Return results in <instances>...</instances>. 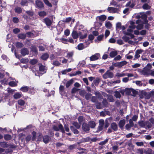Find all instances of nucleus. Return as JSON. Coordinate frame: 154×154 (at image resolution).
<instances>
[{
    "mask_svg": "<svg viewBox=\"0 0 154 154\" xmlns=\"http://www.w3.org/2000/svg\"><path fill=\"white\" fill-rule=\"evenodd\" d=\"M85 32H86L85 33V34L84 35H81L80 36V39H84V38H86L87 37V31H85Z\"/></svg>",
    "mask_w": 154,
    "mask_h": 154,
    "instance_id": "obj_58",
    "label": "nucleus"
},
{
    "mask_svg": "<svg viewBox=\"0 0 154 154\" xmlns=\"http://www.w3.org/2000/svg\"><path fill=\"white\" fill-rule=\"evenodd\" d=\"M125 124V120L122 119L121 120L119 123V128L122 129V130L123 128V127L124 126Z\"/></svg>",
    "mask_w": 154,
    "mask_h": 154,
    "instance_id": "obj_15",
    "label": "nucleus"
},
{
    "mask_svg": "<svg viewBox=\"0 0 154 154\" xmlns=\"http://www.w3.org/2000/svg\"><path fill=\"white\" fill-rule=\"evenodd\" d=\"M72 124L76 129H79L80 128V125L77 122H73Z\"/></svg>",
    "mask_w": 154,
    "mask_h": 154,
    "instance_id": "obj_41",
    "label": "nucleus"
},
{
    "mask_svg": "<svg viewBox=\"0 0 154 154\" xmlns=\"http://www.w3.org/2000/svg\"><path fill=\"white\" fill-rule=\"evenodd\" d=\"M143 95L145 97V98L147 99H149L151 97V94L149 93L145 92L143 94Z\"/></svg>",
    "mask_w": 154,
    "mask_h": 154,
    "instance_id": "obj_40",
    "label": "nucleus"
},
{
    "mask_svg": "<svg viewBox=\"0 0 154 154\" xmlns=\"http://www.w3.org/2000/svg\"><path fill=\"white\" fill-rule=\"evenodd\" d=\"M31 51L32 52L34 53L35 55H37L38 54V50L36 47L34 45L31 46L30 48Z\"/></svg>",
    "mask_w": 154,
    "mask_h": 154,
    "instance_id": "obj_10",
    "label": "nucleus"
},
{
    "mask_svg": "<svg viewBox=\"0 0 154 154\" xmlns=\"http://www.w3.org/2000/svg\"><path fill=\"white\" fill-rule=\"evenodd\" d=\"M17 37L19 38L24 40L26 37V34L23 33H19Z\"/></svg>",
    "mask_w": 154,
    "mask_h": 154,
    "instance_id": "obj_20",
    "label": "nucleus"
},
{
    "mask_svg": "<svg viewBox=\"0 0 154 154\" xmlns=\"http://www.w3.org/2000/svg\"><path fill=\"white\" fill-rule=\"evenodd\" d=\"M2 0H0V12H2L3 11V9L5 8L7 6L6 2L4 1L3 3Z\"/></svg>",
    "mask_w": 154,
    "mask_h": 154,
    "instance_id": "obj_7",
    "label": "nucleus"
},
{
    "mask_svg": "<svg viewBox=\"0 0 154 154\" xmlns=\"http://www.w3.org/2000/svg\"><path fill=\"white\" fill-rule=\"evenodd\" d=\"M13 97L14 99H17L21 97H22V95L20 93L17 92L14 94Z\"/></svg>",
    "mask_w": 154,
    "mask_h": 154,
    "instance_id": "obj_25",
    "label": "nucleus"
},
{
    "mask_svg": "<svg viewBox=\"0 0 154 154\" xmlns=\"http://www.w3.org/2000/svg\"><path fill=\"white\" fill-rule=\"evenodd\" d=\"M17 103L18 105L21 106H23L25 104V101L21 99L17 101Z\"/></svg>",
    "mask_w": 154,
    "mask_h": 154,
    "instance_id": "obj_30",
    "label": "nucleus"
},
{
    "mask_svg": "<svg viewBox=\"0 0 154 154\" xmlns=\"http://www.w3.org/2000/svg\"><path fill=\"white\" fill-rule=\"evenodd\" d=\"M13 31L14 33L17 34L20 32V30L19 28H16L14 29Z\"/></svg>",
    "mask_w": 154,
    "mask_h": 154,
    "instance_id": "obj_57",
    "label": "nucleus"
},
{
    "mask_svg": "<svg viewBox=\"0 0 154 154\" xmlns=\"http://www.w3.org/2000/svg\"><path fill=\"white\" fill-rule=\"evenodd\" d=\"M91 137H87L86 138H83L81 140V142L85 143L90 141Z\"/></svg>",
    "mask_w": 154,
    "mask_h": 154,
    "instance_id": "obj_29",
    "label": "nucleus"
},
{
    "mask_svg": "<svg viewBox=\"0 0 154 154\" xmlns=\"http://www.w3.org/2000/svg\"><path fill=\"white\" fill-rule=\"evenodd\" d=\"M73 82L74 80L72 79H71L67 81L66 84V88H69L71 85L73 84Z\"/></svg>",
    "mask_w": 154,
    "mask_h": 154,
    "instance_id": "obj_23",
    "label": "nucleus"
},
{
    "mask_svg": "<svg viewBox=\"0 0 154 154\" xmlns=\"http://www.w3.org/2000/svg\"><path fill=\"white\" fill-rule=\"evenodd\" d=\"M125 75V73H119V72H117L116 75V76L118 77H123Z\"/></svg>",
    "mask_w": 154,
    "mask_h": 154,
    "instance_id": "obj_55",
    "label": "nucleus"
},
{
    "mask_svg": "<svg viewBox=\"0 0 154 154\" xmlns=\"http://www.w3.org/2000/svg\"><path fill=\"white\" fill-rule=\"evenodd\" d=\"M29 53L28 49L26 48H22L20 51L21 54L23 56H25L26 55L28 54Z\"/></svg>",
    "mask_w": 154,
    "mask_h": 154,
    "instance_id": "obj_8",
    "label": "nucleus"
},
{
    "mask_svg": "<svg viewBox=\"0 0 154 154\" xmlns=\"http://www.w3.org/2000/svg\"><path fill=\"white\" fill-rule=\"evenodd\" d=\"M16 47L18 48H21L23 46V44L20 42H17L15 44Z\"/></svg>",
    "mask_w": 154,
    "mask_h": 154,
    "instance_id": "obj_28",
    "label": "nucleus"
},
{
    "mask_svg": "<svg viewBox=\"0 0 154 154\" xmlns=\"http://www.w3.org/2000/svg\"><path fill=\"white\" fill-rule=\"evenodd\" d=\"M36 134V132L35 131H33L32 132L31 134L32 136V141H34L35 140Z\"/></svg>",
    "mask_w": 154,
    "mask_h": 154,
    "instance_id": "obj_39",
    "label": "nucleus"
},
{
    "mask_svg": "<svg viewBox=\"0 0 154 154\" xmlns=\"http://www.w3.org/2000/svg\"><path fill=\"white\" fill-rule=\"evenodd\" d=\"M88 125L90 128H94L96 125V124L93 121H91L88 122Z\"/></svg>",
    "mask_w": 154,
    "mask_h": 154,
    "instance_id": "obj_22",
    "label": "nucleus"
},
{
    "mask_svg": "<svg viewBox=\"0 0 154 154\" xmlns=\"http://www.w3.org/2000/svg\"><path fill=\"white\" fill-rule=\"evenodd\" d=\"M110 127L114 131H116L118 130V126L115 122L112 123L111 124Z\"/></svg>",
    "mask_w": 154,
    "mask_h": 154,
    "instance_id": "obj_14",
    "label": "nucleus"
},
{
    "mask_svg": "<svg viewBox=\"0 0 154 154\" xmlns=\"http://www.w3.org/2000/svg\"><path fill=\"white\" fill-rule=\"evenodd\" d=\"M43 21L47 26H50L52 24V22L51 20L48 17L44 18L43 20Z\"/></svg>",
    "mask_w": 154,
    "mask_h": 154,
    "instance_id": "obj_5",
    "label": "nucleus"
},
{
    "mask_svg": "<svg viewBox=\"0 0 154 154\" xmlns=\"http://www.w3.org/2000/svg\"><path fill=\"white\" fill-rule=\"evenodd\" d=\"M44 3L48 6L49 7H52V5L51 3H50L48 0H43Z\"/></svg>",
    "mask_w": 154,
    "mask_h": 154,
    "instance_id": "obj_46",
    "label": "nucleus"
},
{
    "mask_svg": "<svg viewBox=\"0 0 154 154\" xmlns=\"http://www.w3.org/2000/svg\"><path fill=\"white\" fill-rule=\"evenodd\" d=\"M9 85L11 87H14L17 86V84L14 81H11L9 83Z\"/></svg>",
    "mask_w": 154,
    "mask_h": 154,
    "instance_id": "obj_51",
    "label": "nucleus"
},
{
    "mask_svg": "<svg viewBox=\"0 0 154 154\" xmlns=\"http://www.w3.org/2000/svg\"><path fill=\"white\" fill-rule=\"evenodd\" d=\"M38 14L40 17H44L47 15V13L45 11H42L39 12Z\"/></svg>",
    "mask_w": 154,
    "mask_h": 154,
    "instance_id": "obj_36",
    "label": "nucleus"
},
{
    "mask_svg": "<svg viewBox=\"0 0 154 154\" xmlns=\"http://www.w3.org/2000/svg\"><path fill=\"white\" fill-rule=\"evenodd\" d=\"M105 26L107 28L110 29L112 27V24L109 22L108 21L105 23Z\"/></svg>",
    "mask_w": 154,
    "mask_h": 154,
    "instance_id": "obj_42",
    "label": "nucleus"
},
{
    "mask_svg": "<svg viewBox=\"0 0 154 154\" xmlns=\"http://www.w3.org/2000/svg\"><path fill=\"white\" fill-rule=\"evenodd\" d=\"M113 73L107 70L106 72L103 75V77L104 79H106L107 78H112L113 77Z\"/></svg>",
    "mask_w": 154,
    "mask_h": 154,
    "instance_id": "obj_2",
    "label": "nucleus"
},
{
    "mask_svg": "<svg viewBox=\"0 0 154 154\" xmlns=\"http://www.w3.org/2000/svg\"><path fill=\"white\" fill-rule=\"evenodd\" d=\"M4 139L6 140H9L11 139L12 137L11 135L8 134H5L4 136Z\"/></svg>",
    "mask_w": 154,
    "mask_h": 154,
    "instance_id": "obj_32",
    "label": "nucleus"
},
{
    "mask_svg": "<svg viewBox=\"0 0 154 154\" xmlns=\"http://www.w3.org/2000/svg\"><path fill=\"white\" fill-rule=\"evenodd\" d=\"M115 96L116 98H120L121 96L120 93L119 91H116L115 92Z\"/></svg>",
    "mask_w": 154,
    "mask_h": 154,
    "instance_id": "obj_64",
    "label": "nucleus"
},
{
    "mask_svg": "<svg viewBox=\"0 0 154 154\" xmlns=\"http://www.w3.org/2000/svg\"><path fill=\"white\" fill-rule=\"evenodd\" d=\"M31 139V137L30 135H28L26 137L25 140L27 143H28Z\"/></svg>",
    "mask_w": 154,
    "mask_h": 154,
    "instance_id": "obj_60",
    "label": "nucleus"
},
{
    "mask_svg": "<svg viewBox=\"0 0 154 154\" xmlns=\"http://www.w3.org/2000/svg\"><path fill=\"white\" fill-rule=\"evenodd\" d=\"M122 39L125 42H128L130 38L129 37L124 35L122 37Z\"/></svg>",
    "mask_w": 154,
    "mask_h": 154,
    "instance_id": "obj_52",
    "label": "nucleus"
},
{
    "mask_svg": "<svg viewBox=\"0 0 154 154\" xmlns=\"http://www.w3.org/2000/svg\"><path fill=\"white\" fill-rule=\"evenodd\" d=\"M28 2L27 0H22L20 4L21 5L24 6H27Z\"/></svg>",
    "mask_w": 154,
    "mask_h": 154,
    "instance_id": "obj_38",
    "label": "nucleus"
},
{
    "mask_svg": "<svg viewBox=\"0 0 154 154\" xmlns=\"http://www.w3.org/2000/svg\"><path fill=\"white\" fill-rule=\"evenodd\" d=\"M139 125L141 127L143 128L145 126V124L144 122L143 121H141L139 122Z\"/></svg>",
    "mask_w": 154,
    "mask_h": 154,
    "instance_id": "obj_63",
    "label": "nucleus"
},
{
    "mask_svg": "<svg viewBox=\"0 0 154 154\" xmlns=\"http://www.w3.org/2000/svg\"><path fill=\"white\" fill-rule=\"evenodd\" d=\"M95 94L98 99H101L103 98V96L98 91L96 92L95 93Z\"/></svg>",
    "mask_w": 154,
    "mask_h": 154,
    "instance_id": "obj_33",
    "label": "nucleus"
},
{
    "mask_svg": "<svg viewBox=\"0 0 154 154\" xmlns=\"http://www.w3.org/2000/svg\"><path fill=\"white\" fill-rule=\"evenodd\" d=\"M29 93L33 95L35 93V90L34 87H29Z\"/></svg>",
    "mask_w": 154,
    "mask_h": 154,
    "instance_id": "obj_34",
    "label": "nucleus"
},
{
    "mask_svg": "<svg viewBox=\"0 0 154 154\" xmlns=\"http://www.w3.org/2000/svg\"><path fill=\"white\" fill-rule=\"evenodd\" d=\"M100 57V54L96 53L90 57V60L91 61H95L98 59Z\"/></svg>",
    "mask_w": 154,
    "mask_h": 154,
    "instance_id": "obj_6",
    "label": "nucleus"
},
{
    "mask_svg": "<svg viewBox=\"0 0 154 154\" xmlns=\"http://www.w3.org/2000/svg\"><path fill=\"white\" fill-rule=\"evenodd\" d=\"M82 130L86 133H88L90 129V127L88 124L85 123H83L82 125Z\"/></svg>",
    "mask_w": 154,
    "mask_h": 154,
    "instance_id": "obj_4",
    "label": "nucleus"
},
{
    "mask_svg": "<svg viewBox=\"0 0 154 154\" xmlns=\"http://www.w3.org/2000/svg\"><path fill=\"white\" fill-rule=\"evenodd\" d=\"M100 81V79L97 77V78L95 80H94L93 83L96 86H97Z\"/></svg>",
    "mask_w": 154,
    "mask_h": 154,
    "instance_id": "obj_37",
    "label": "nucleus"
},
{
    "mask_svg": "<svg viewBox=\"0 0 154 154\" xmlns=\"http://www.w3.org/2000/svg\"><path fill=\"white\" fill-rule=\"evenodd\" d=\"M26 13L29 16H32L34 15V12L31 11H26Z\"/></svg>",
    "mask_w": 154,
    "mask_h": 154,
    "instance_id": "obj_50",
    "label": "nucleus"
},
{
    "mask_svg": "<svg viewBox=\"0 0 154 154\" xmlns=\"http://www.w3.org/2000/svg\"><path fill=\"white\" fill-rule=\"evenodd\" d=\"M132 88H127L125 89V93L126 94L128 95H130L131 94V90Z\"/></svg>",
    "mask_w": 154,
    "mask_h": 154,
    "instance_id": "obj_47",
    "label": "nucleus"
},
{
    "mask_svg": "<svg viewBox=\"0 0 154 154\" xmlns=\"http://www.w3.org/2000/svg\"><path fill=\"white\" fill-rule=\"evenodd\" d=\"M131 91L132 94H131L134 96H135L137 94V91L132 88L131 89Z\"/></svg>",
    "mask_w": 154,
    "mask_h": 154,
    "instance_id": "obj_54",
    "label": "nucleus"
},
{
    "mask_svg": "<svg viewBox=\"0 0 154 154\" xmlns=\"http://www.w3.org/2000/svg\"><path fill=\"white\" fill-rule=\"evenodd\" d=\"M20 62L23 63H26L28 62L27 59L23 58L20 60Z\"/></svg>",
    "mask_w": 154,
    "mask_h": 154,
    "instance_id": "obj_61",
    "label": "nucleus"
},
{
    "mask_svg": "<svg viewBox=\"0 0 154 154\" xmlns=\"http://www.w3.org/2000/svg\"><path fill=\"white\" fill-rule=\"evenodd\" d=\"M108 141V139H106L104 141L100 142L99 143V144L101 146L105 145Z\"/></svg>",
    "mask_w": 154,
    "mask_h": 154,
    "instance_id": "obj_48",
    "label": "nucleus"
},
{
    "mask_svg": "<svg viewBox=\"0 0 154 154\" xmlns=\"http://www.w3.org/2000/svg\"><path fill=\"white\" fill-rule=\"evenodd\" d=\"M29 87L27 86H23L21 87L20 90L23 92H26L29 91Z\"/></svg>",
    "mask_w": 154,
    "mask_h": 154,
    "instance_id": "obj_18",
    "label": "nucleus"
},
{
    "mask_svg": "<svg viewBox=\"0 0 154 154\" xmlns=\"http://www.w3.org/2000/svg\"><path fill=\"white\" fill-rule=\"evenodd\" d=\"M14 11L16 13L18 14H20L22 13V10L20 7L17 6L14 8Z\"/></svg>",
    "mask_w": 154,
    "mask_h": 154,
    "instance_id": "obj_19",
    "label": "nucleus"
},
{
    "mask_svg": "<svg viewBox=\"0 0 154 154\" xmlns=\"http://www.w3.org/2000/svg\"><path fill=\"white\" fill-rule=\"evenodd\" d=\"M142 8L143 9L149 10L150 9L151 6L149 5L147 3H145L143 5Z\"/></svg>",
    "mask_w": 154,
    "mask_h": 154,
    "instance_id": "obj_31",
    "label": "nucleus"
},
{
    "mask_svg": "<svg viewBox=\"0 0 154 154\" xmlns=\"http://www.w3.org/2000/svg\"><path fill=\"white\" fill-rule=\"evenodd\" d=\"M50 140V137L48 135H46L43 136L42 141L45 144H47L48 143Z\"/></svg>",
    "mask_w": 154,
    "mask_h": 154,
    "instance_id": "obj_9",
    "label": "nucleus"
},
{
    "mask_svg": "<svg viewBox=\"0 0 154 154\" xmlns=\"http://www.w3.org/2000/svg\"><path fill=\"white\" fill-rule=\"evenodd\" d=\"M49 55L47 53H45L43 54L41 56V59L44 60H46L49 57Z\"/></svg>",
    "mask_w": 154,
    "mask_h": 154,
    "instance_id": "obj_21",
    "label": "nucleus"
},
{
    "mask_svg": "<svg viewBox=\"0 0 154 154\" xmlns=\"http://www.w3.org/2000/svg\"><path fill=\"white\" fill-rule=\"evenodd\" d=\"M0 146L3 148H8L9 146V145L4 142H0Z\"/></svg>",
    "mask_w": 154,
    "mask_h": 154,
    "instance_id": "obj_27",
    "label": "nucleus"
},
{
    "mask_svg": "<svg viewBox=\"0 0 154 154\" xmlns=\"http://www.w3.org/2000/svg\"><path fill=\"white\" fill-rule=\"evenodd\" d=\"M96 108L98 109H100L102 108L101 104L100 102H98L96 105Z\"/></svg>",
    "mask_w": 154,
    "mask_h": 154,
    "instance_id": "obj_56",
    "label": "nucleus"
},
{
    "mask_svg": "<svg viewBox=\"0 0 154 154\" xmlns=\"http://www.w3.org/2000/svg\"><path fill=\"white\" fill-rule=\"evenodd\" d=\"M45 69V66L43 65L40 66L39 67V70L41 72H43Z\"/></svg>",
    "mask_w": 154,
    "mask_h": 154,
    "instance_id": "obj_59",
    "label": "nucleus"
},
{
    "mask_svg": "<svg viewBox=\"0 0 154 154\" xmlns=\"http://www.w3.org/2000/svg\"><path fill=\"white\" fill-rule=\"evenodd\" d=\"M70 129L71 131L74 134H79V132L77 129L75 128L73 126H70Z\"/></svg>",
    "mask_w": 154,
    "mask_h": 154,
    "instance_id": "obj_17",
    "label": "nucleus"
},
{
    "mask_svg": "<svg viewBox=\"0 0 154 154\" xmlns=\"http://www.w3.org/2000/svg\"><path fill=\"white\" fill-rule=\"evenodd\" d=\"M98 18L100 20L104 21L106 20V17L104 15H102L99 16Z\"/></svg>",
    "mask_w": 154,
    "mask_h": 154,
    "instance_id": "obj_35",
    "label": "nucleus"
},
{
    "mask_svg": "<svg viewBox=\"0 0 154 154\" xmlns=\"http://www.w3.org/2000/svg\"><path fill=\"white\" fill-rule=\"evenodd\" d=\"M107 10L110 13H114L117 11V9L112 7H108L107 8Z\"/></svg>",
    "mask_w": 154,
    "mask_h": 154,
    "instance_id": "obj_16",
    "label": "nucleus"
},
{
    "mask_svg": "<svg viewBox=\"0 0 154 154\" xmlns=\"http://www.w3.org/2000/svg\"><path fill=\"white\" fill-rule=\"evenodd\" d=\"M118 54L116 51H112L109 54V56L111 58L114 57L116 56Z\"/></svg>",
    "mask_w": 154,
    "mask_h": 154,
    "instance_id": "obj_24",
    "label": "nucleus"
},
{
    "mask_svg": "<svg viewBox=\"0 0 154 154\" xmlns=\"http://www.w3.org/2000/svg\"><path fill=\"white\" fill-rule=\"evenodd\" d=\"M119 68H120L122 66L127 64L128 62L126 61H123L120 62H119Z\"/></svg>",
    "mask_w": 154,
    "mask_h": 154,
    "instance_id": "obj_26",
    "label": "nucleus"
},
{
    "mask_svg": "<svg viewBox=\"0 0 154 154\" xmlns=\"http://www.w3.org/2000/svg\"><path fill=\"white\" fill-rule=\"evenodd\" d=\"M152 68V65L150 63H148L142 71V74L144 75H149V74L148 73V72H150V69Z\"/></svg>",
    "mask_w": 154,
    "mask_h": 154,
    "instance_id": "obj_1",
    "label": "nucleus"
},
{
    "mask_svg": "<svg viewBox=\"0 0 154 154\" xmlns=\"http://www.w3.org/2000/svg\"><path fill=\"white\" fill-rule=\"evenodd\" d=\"M91 101L93 103H96L97 102V97L94 96H93L91 97Z\"/></svg>",
    "mask_w": 154,
    "mask_h": 154,
    "instance_id": "obj_53",
    "label": "nucleus"
},
{
    "mask_svg": "<svg viewBox=\"0 0 154 154\" xmlns=\"http://www.w3.org/2000/svg\"><path fill=\"white\" fill-rule=\"evenodd\" d=\"M144 20L143 22V24H146L148 23V20L147 19V16L146 15H145L144 16Z\"/></svg>",
    "mask_w": 154,
    "mask_h": 154,
    "instance_id": "obj_49",
    "label": "nucleus"
},
{
    "mask_svg": "<svg viewBox=\"0 0 154 154\" xmlns=\"http://www.w3.org/2000/svg\"><path fill=\"white\" fill-rule=\"evenodd\" d=\"M38 62L37 60L36 59H32L30 61V63L32 65H34Z\"/></svg>",
    "mask_w": 154,
    "mask_h": 154,
    "instance_id": "obj_45",
    "label": "nucleus"
},
{
    "mask_svg": "<svg viewBox=\"0 0 154 154\" xmlns=\"http://www.w3.org/2000/svg\"><path fill=\"white\" fill-rule=\"evenodd\" d=\"M102 103L103 105L105 106H106L108 104V102L106 98L103 99Z\"/></svg>",
    "mask_w": 154,
    "mask_h": 154,
    "instance_id": "obj_62",
    "label": "nucleus"
},
{
    "mask_svg": "<svg viewBox=\"0 0 154 154\" xmlns=\"http://www.w3.org/2000/svg\"><path fill=\"white\" fill-rule=\"evenodd\" d=\"M92 96V94L89 93H86L85 95V98L87 100L90 99Z\"/></svg>",
    "mask_w": 154,
    "mask_h": 154,
    "instance_id": "obj_43",
    "label": "nucleus"
},
{
    "mask_svg": "<svg viewBox=\"0 0 154 154\" xmlns=\"http://www.w3.org/2000/svg\"><path fill=\"white\" fill-rule=\"evenodd\" d=\"M73 38L74 39H77L79 37V35L78 33L76 31L73 30L71 34ZM77 40H76V41Z\"/></svg>",
    "mask_w": 154,
    "mask_h": 154,
    "instance_id": "obj_13",
    "label": "nucleus"
},
{
    "mask_svg": "<svg viewBox=\"0 0 154 154\" xmlns=\"http://www.w3.org/2000/svg\"><path fill=\"white\" fill-rule=\"evenodd\" d=\"M43 136L42 133L39 132L37 134V141L38 142L42 141Z\"/></svg>",
    "mask_w": 154,
    "mask_h": 154,
    "instance_id": "obj_11",
    "label": "nucleus"
},
{
    "mask_svg": "<svg viewBox=\"0 0 154 154\" xmlns=\"http://www.w3.org/2000/svg\"><path fill=\"white\" fill-rule=\"evenodd\" d=\"M77 47L78 49L79 50H82L84 48L83 43H82L79 44L78 45Z\"/></svg>",
    "mask_w": 154,
    "mask_h": 154,
    "instance_id": "obj_44",
    "label": "nucleus"
},
{
    "mask_svg": "<svg viewBox=\"0 0 154 154\" xmlns=\"http://www.w3.org/2000/svg\"><path fill=\"white\" fill-rule=\"evenodd\" d=\"M53 128V129L56 131H58L60 130L63 133H64L65 132L63 126L61 124H60L59 125L58 127L55 125H54Z\"/></svg>",
    "mask_w": 154,
    "mask_h": 154,
    "instance_id": "obj_3",
    "label": "nucleus"
},
{
    "mask_svg": "<svg viewBox=\"0 0 154 154\" xmlns=\"http://www.w3.org/2000/svg\"><path fill=\"white\" fill-rule=\"evenodd\" d=\"M36 4L37 6L40 8H43L44 5L43 2L37 0L36 1Z\"/></svg>",
    "mask_w": 154,
    "mask_h": 154,
    "instance_id": "obj_12",
    "label": "nucleus"
}]
</instances>
